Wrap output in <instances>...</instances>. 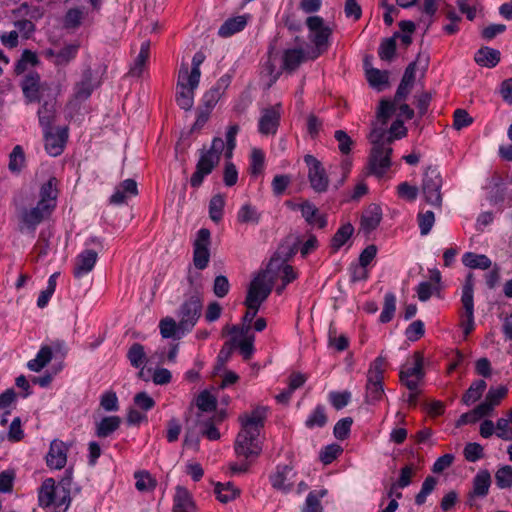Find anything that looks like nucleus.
<instances>
[{
  "mask_svg": "<svg viewBox=\"0 0 512 512\" xmlns=\"http://www.w3.org/2000/svg\"><path fill=\"white\" fill-rule=\"evenodd\" d=\"M267 411V407L258 406L250 414L245 413L239 416L242 429L235 441V453L237 456L250 459L257 458L261 454L262 446L258 437L261 429L264 427Z\"/></svg>",
  "mask_w": 512,
  "mask_h": 512,
  "instance_id": "f257e3e1",
  "label": "nucleus"
},
{
  "mask_svg": "<svg viewBox=\"0 0 512 512\" xmlns=\"http://www.w3.org/2000/svg\"><path fill=\"white\" fill-rule=\"evenodd\" d=\"M225 148L223 139L215 137L212 140L211 147L208 150L202 149L200 157L196 164L195 172L191 175L190 185L193 188H199L205 177L212 173L219 164L221 154Z\"/></svg>",
  "mask_w": 512,
  "mask_h": 512,
  "instance_id": "f03ea898",
  "label": "nucleus"
},
{
  "mask_svg": "<svg viewBox=\"0 0 512 512\" xmlns=\"http://www.w3.org/2000/svg\"><path fill=\"white\" fill-rule=\"evenodd\" d=\"M305 23L309 30V40L314 45V48L308 52V58L315 60L328 50L333 29L326 25L320 16H309Z\"/></svg>",
  "mask_w": 512,
  "mask_h": 512,
  "instance_id": "7ed1b4c3",
  "label": "nucleus"
},
{
  "mask_svg": "<svg viewBox=\"0 0 512 512\" xmlns=\"http://www.w3.org/2000/svg\"><path fill=\"white\" fill-rule=\"evenodd\" d=\"M275 261V259L270 261L267 269L259 272L250 282L244 304H255L260 307L268 298L275 281L272 273Z\"/></svg>",
  "mask_w": 512,
  "mask_h": 512,
  "instance_id": "20e7f679",
  "label": "nucleus"
},
{
  "mask_svg": "<svg viewBox=\"0 0 512 512\" xmlns=\"http://www.w3.org/2000/svg\"><path fill=\"white\" fill-rule=\"evenodd\" d=\"M38 503L43 508L53 506L55 512H66L71 503L70 490H62L53 478H46L38 491Z\"/></svg>",
  "mask_w": 512,
  "mask_h": 512,
  "instance_id": "39448f33",
  "label": "nucleus"
},
{
  "mask_svg": "<svg viewBox=\"0 0 512 512\" xmlns=\"http://www.w3.org/2000/svg\"><path fill=\"white\" fill-rule=\"evenodd\" d=\"M443 178L440 171L436 167L429 166L423 173L421 183V195L423 201L435 209H441Z\"/></svg>",
  "mask_w": 512,
  "mask_h": 512,
  "instance_id": "423d86ee",
  "label": "nucleus"
},
{
  "mask_svg": "<svg viewBox=\"0 0 512 512\" xmlns=\"http://www.w3.org/2000/svg\"><path fill=\"white\" fill-rule=\"evenodd\" d=\"M386 359L382 356L377 357L369 367L366 383V402L375 404L379 402L384 395L383 379Z\"/></svg>",
  "mask_w": 512,
  "mask_h": 512,
  "instance_id": "0eeeda50",
  "label": "nucleus"
},
{
  "mask_svg": "<svg viewBox=\"0 0 512 512\" xmlns=\"http://www.w3.org/2000/svg\"><path fill=\"white\" fill-rule=\"evenodd\" d=\"M203 308L202 297L199 292L190 295L179 307L178 329L183 333L191 331L201 317Z\"/></svg>",
  "mask_w": 512,
  "mask_h": 512,
  "instance_id": "6e6552de",
  "label": "nucleus"
},
{
  "mask_svg": "<svg viewBox=\"0 0 512 512\" xmlns=\"http://www.w3.org/2000/svg\"><path fill=\"white\" fill-rule=\"evenodd\" d=\"M304 162L308 167V180L311 188L317 193H324L329 186V177L323 164L313 155L304 156Z\"/></svg>",
  "mask_w": 512,
  "mask_h": 512,
  "instance_id": "1a4fd4ad",
  "label": "nucleus"
},
{
  "mask_svg": "<svg viewBox=\"0 0 512 512\" xmlns=\"http://www.w3.org/2000/svg\"><path fill=\"white\" fill-rule=\"evenodd\" d=\"M211 233L201 228L193 242V264L198 270H204L210 261Z\"/></svg>",
  "mask_w": 512,
  "mask_h": 512,
  "instance_id": "9d476101",
  "label": "nucleus"
},
{
  "mask_svg": "<svg viewBox=\"0 0 512 512\" xmlns=\"http://www.w3.org/2000/svg\"><path fill=\"white\" fill-rule=\"evenodd\" d=\"M474 276L472 273H469L466 276L463 288H462V296L461 303L464 309V316L466 318V322L463 323V331L466 335L471 333L474 328Z\"/></svg>",
  "mask_w": 512,
  "mask_h": 512,
  "instance_id": "9b49d317",
  "label": "nucleus"
},
{
  "mask_svg": "<svg viewBox=\"0 0 512 512\" xmlns=\"http://www.w3.org/2000/svg\"><path fill=\"white\" fill-rule=\"evenodd\" d=\"M392 148L378 145L372 147L369 156L370 172L377 177H382L391 166Z\"/></svg>",
  "mask_w": 512,
  "mask_h": 512,
  "instance_id": "f8f14e48",
  "label": "nucleus"
},
{
  "mask_svg": "<svg viewBox=\"0 0 512 512\" xmlns=\"http://www.w3.org/2000/svg\"><path fill=\"white\" fill-rule=\"evenodd\" d=\"M400 381L410 391L418 389L419 382L424 377L423 356L420 352L414 353V364L411 367L405 366L400 371Z\"/></svg>",
  "mask_w": 512,
  "mask_h": 512,
  "instance_id": "ddd939ff",
  "label": "nucleus"
},
{
  "mask_svg": "<svg viewBox=\"0 0 512 512\" xmlns=\"http://www.w3.org/2000/svg\"><path fill=\"white\" fill-rule=\"evenodd\" d=\"M43 134L46 152L54 157L59 156L68 140V128L58 127L55 132L54 129H46Z\"/></svg>",
  "mask_w": 512,
  "mask_h": 512,
  "instance_id": "4468645a",
  "label": "nucleus"
},
{
  "mask_svg": "<svg viewBox=\"0 0 512 512\" xmlns=\"http://www.w3.org/2000/svg\"><path fill=\"white\" fill-rule=\"evenodd\" d=\"M198 86L199 84L194 86L191 83L190 78H186L183 75L178 74L175 100L181 109L185 111L191 110L194 104V93Z\"/></svg>",
  "mask_w": 512,
  "mask_h": 512,
  "instance_id": "2eb2a0df",
  "label": "nucleus"
},
{
  "mask_svg": "<svg viewBox=\"0 0 512 512\" xmlns=\"http://www.w3.org/2000/svg\"><path fill=\"white\" fill-rule=\"evenodd\" d=\"M281 104L264 108L258 123V130L262 135L276 134L280 125Z\"/></svg>",
  "mask_w": 512,
  "mask_h": 512,
  "instance_id": "dca6fc26",
  "label": "nucleus"
},
{
  "mask_svg": "<svg viewBox=\"0 0 512 512\" xmlns=\"http://www.w3.org/2000/svg\"><path fill=\"white\" fill-rule=\"evenodd\" d=\"M22 90L30 102H35L40 101L44 91L49 90V86L46 82L40 81L38 73L29 72L23 79Z\"/></svg>",
  "mask_w": 512,
  "mask_h": 512,
  "instance_id": "f3484780",
  "label": "nucleus"
},
{
  "mask_svg": "<svg viewBox=\"0 0 512 512\" xmlns=\"http://www.w3.org/2000/svg\"><path fill=\"white\" fill-rule=\"evenodd\" d=\"M99 85L100 80L94 77L91 67L85 68L81 80L74 87L75 99L85 101Z\"/></svg>",
  "mask_w": 512,
  "mask_h": 512,
  "instance_id": "a211bd4d",
  "label": "nucleus"
},
{
  "mask_svg": "<svg viewBox=\"0 0 512 512\" xmlns=\"http://www.w3.org/2000/svg\"><path fill=\"white\" fill-rule=\"evenodd\" d=\"M52 211L53 209L49 205L38 201L35 207L23 211L22 221L28 228L34 230L38 224L51 215Z\"/></svg>",
  "mask_w": 512,
  "mask_h": 512,
  "instance_id": "6ab92c4d",
  "label": "nucleus"
},
{
  "mask_svg": "<svg viewBox=\"0 0 512 512\" xmlns=\"http://www.w3.org/2000/svg\"><path fill=\"white\" fill-rule=\"evenodd\" d=\"M67 451L65 443L53 440L46 456L47 466L51 469H62L67 462Z\"/></svg>",
  "mask_w": 512,
  "mask_h": 512,
  "instance_id": "aec40b11",
  "label": "nucleus"
},
{
  "mask_svg": "<svg viewBox=\"0 0 512 512\" xmlns=\"http://www.w3.org/2000/svg\"><path fill=\"white\" fill-rule=\"evenodd\" d=\"M97 258L98 254L94 250L86 249L82 251L75 260L73 269L74 276L76 278H81L91 272L97 262Z\"/></svg>",
  "mask_w": 512,
  "mask_h": 512,
  "instance_id": "412c9836",
  "label": "nucleus"
},
{
  "mask_svg": "<svg viewBox=\"0 0 512 512\" xmlns=\"http://www.w3.org/2000/svg\"><path fill=\"white\" fill-rule=\"evenodd\" d=\"M382 219V209L378 204H370L361 217V228L365 233L375 230Z\"/></svg>",
  "mask_w": 512,
  "mask_h": 512,
  "instance_id": "4be33fe9",
  "label": "nucleus"
},
{
  "mask_svg": "<svg viewBox=\"0 0 512 512\" xmlns=\"http://www.w3.org/2000/svg\"><path fill=\"white\" fill-rule=\"evenodd\" d=\"M305 60H310L308 58V52L305 53V51L302 48H291L287 49L283 53L282 61H283V69L288 72L295 71L301 63H303Z\"/></svg>",
  "mask_w": 512,
  "mask_h": 512,
  "instance_id": "5701e85b",
  "label": "nucleus"
},
{
  "mask_svg": "<svg viewBox=\"0 0 512 512\" xmlns=\"http://www.w3.org/2000/svg\"><path fill=\"white\" fill-rule=\"evenodd\" d=\"M302 216L309 225L324 228L327 225L326 216L319 213V209L311 202L305 201L300 205Z\"/></svg>",
  "mask_w": 512,
  "mask_h": 512,
  "instance_id": "b1692460",
  "label": "nucleus"
},
{
  "mask_svg": "<svg viewBox=\"0 0 512 512\" xmlns=\"http://www.w3.org/2000/svg\"><path fill=\"white\" fill-rule=\"evenodd\" d=\"M205 60V55L203 52L199 51L195 53V55L192 58V68L189 72L188 65L186 63H182L179 69L178 74L183 75L186 78H190L191 83L195 86L196 84H199L200 77H201V71L200 66Z\"/></svg>",
  "mask_w": 512,
  "mask_h": 512,
  "instance_id": "393cba45",
  "label": "nucleus"
},
{
  "mask_svg": "<svg viewBox=\"0 0 512 512\" xmlns=\"http://www.w3.org/2000/svg\"><path fill=\"white\" fill-rule=\"evenodd\" d=\"M246 24L247 17L245 15L229 18L220 26L218 35L223 38L230 37L235 33L242 31Z\"/></svg>",
  "mask_w": 512,
  "mask_h": 512,
  "instance_id": "a878e982",
  "label": "nucleus"
},
{
  "mask_svg": "<svg viewBox=\"0 0 512 512\" xmlns=\"http://www.w3.org/2000/svg\"><path fill=\"white\" fill-rule=\"evenodd\" d=\"M475 62L483 67H495L500 61V52L490 47L480 48L474 56Z\"/></svg>",
  "mask_w": 512,
  "mask_h": 512,
  "instance_id": "bb28decb",
  "label": "nucleus"
},
{
  "mask_svg": "<svg viewBox=\"0 0 512 512\" xmlns=\"http://www.w3.org/2000/svg\"><path fill=\"white\" fill-rule=\"evenodd\" d=\"M79 47L78 43L68 44L57 52L50 50L48 54L54 57L55 65L65 66L76 57Z\"/></svg>",
  "mask_w": 512,
  "mask_h": 512,
  "instance_id": "cd10ccee",
  "label": "nucleus"
},
{
  "mask_svg": "<svg viewBox=\"0 0 512 512\" xmlns=\"http://www.w3.org/2000/svg\"><path fill=\"white\" fill-rule=\"evenodd\" d=\"M57 179L51 177L46 183H44L40 189V200L39 202L49 205L51 209L56 207V199L58 195L57 190Z\"/></svg>",
  "mask_w": 512,
  "mask_h": 512,
  "instance_id": "c85d7f7f",
  "label": "nucleus"
},
{
  "mask_svg": "<svg viewBox=\"0 0 512 512\" xmlns=\"http://www.w3.org/2000/svg\"><path fill=\"white\" fill-rule=\"evenodd\" d=\"M491 485V475L488 470H480L473 479L471 496L485 497Z\"/></svg>",
  "mask_w": 512,
  "mask_h": 512,
  "instance_id": "c756f323",
  "label": "nucleus"
},
{
  "mask_svg": "<svg viewBox=\"0 0 512 512\" xmlns=\"http://www.w3.org/2000/svg\"><path fill=\"white\" fill-rule=\"evenodd\" d=\"M150 52V42L145 41L141 44L140 52L136 59L134 60L133 65L130 67L128 75L131 77H140L146 66V62L149 58Z\"/></svg>",
  "mask_w": 512,
  "mask_h": 512,
  "instance_id": "7c9ffc66",
  "label": "nucleus"
},
{
  "mask_svg": "<svg viewBox=\"0 0 512 512\" xmlns=\"http://www.w3.org/2000/svg\"><path fill=\"white\" fill-rule=\"evenodd\" d=\"M297 250L298 241L290 242L289 240H286L284 243H282L277 249L275 255L270 260H276L273 266V270L275 268H278L279 262H281V264H284L287 261H289L296 254Z\"/></svg>",
  "mask_w": 512,
  "mask_h": 512,
  "instance_id": "2f4dec72",
  "label": "nucleus"
},
{
  "mask_svg": "<svg viewBox=\"0 0 512 512\" xmlns=\"http://www.w3.org/2000/svg\"><path fill=\"white\" fill-rule=\"evenodd\" d=\"M194 507L191 495L184 487L177 486L174 495L173 512H190Z\"/></svg>",
  "mask_w": 512,
  "mask_h": 512,
  "instance_id": "473e14b6",
  "label": "nucleus"
},
{
  "mask_svg": "<svg viewBox=\"0 0 512 512\" xmlns=\"http://www.w3.org/2000/svg\"><path fill=\"white\" fill-rule=\"evenodd\" d=\"M121 424L119 416H106L96 424L95 434L99 438H106L113 434Z\"/></svg>",
  "mask_w": 512,
  "mask_h": 512,
  "instance_id": "72a5a7b5",
  "label": "nucleus"
},
{
  "mask_svg": "<svg viewBox=\"0 0 512 512\" xmlns=\"http://www.w3.org/2000/svg\"><path fill=\"white\" fill-rule=\"evenodd\" d=\"M56 117V105L55 102L45 101L42 106L38 110V118L39 124L43 128V131L46 129H53L52 123L54 122Z\"/></svg>",
  "mask_w": 512,
  "mask_h": 512,
  "instance_id": "f704fd0d",
  "label": "nucleus"
},
{
  "mask_svg": "<svg viewBox=\"0 0 512 512\" xmlns=\"http://www.w3.org/2000/svg\"><path fill=\"white\" fill-rule=\"evenodd\" d=\"M462 262L471 269L487 270L492 266L491 260L484 254L466 252L462 257Z\"/></svg>",
  "mask_w": 512,
  "mask_h": 512,
  "instance_id": "c9c22d12",
  "label": "nucleus"
},
{
  "mask_svg": "<svg viewBox=\"0 0 512 512\" xmlns=\"http://www.w3.org/2000/svg\"><path fill=\"white\" fill-rule=\"evenodd\" d=\"M328 422L326 408L323 405H317L315 409L308 415L305 426L308 429L323 428Z\"/></svg>",
  "mask_w": 512,
  "mask_h": 512,
  "instance_id": "e433bc0d",
  "label": "nucleus"
},
{
  "mask_svg": "<svg viewBox=\"0 0 512 512\" xmlns=\"http://www.w3.org/2000/svg\"><path fill=\"white\" fill-rule=\"evenodd\" d=\"M428 61L429 58L426 55L418 54L415 61L411 62L405 69V72L403 74V77L401 81H404L405 83H409L414 85L415 82V72L420 66V68L425 71L428 67Z\"/></svg>",
  "mask_w": 512,
  "mask_h": 512,
  "instance_id": "4c0bfd02",
  "label": "nucleus"
},
{
  "mask_svg": "<svg viewBox=\"0 0 512 512\" xmlns=\"http://www.w3.org/2000/svg\"><path fill=\"white\" fill-rule=\"evenodd\" d=\"M214 492L217 496V499L222 503H228L229 501L234 500L240 494V490L230 482L226 484L220 482L216 483Z\"/></svg>",
  "mask_w": 512,
  "mask_h": 512,
  "instance_id": "58836bf2",
  "label": "nucleus"
},
{
  "mask_svg": "<svg viewBox=\"0 0 512 512\" xmlns=\"http://www.w3.org/2000/svg\"><path fill=\"white\" fill-rule=\"evenodd\" d=\"M327 495L326 489L311 491L305 501L302 512H323L321 499Z\"/></svg>",
  "mask_w": 512,
  "mask_h": 512,
  "instance_id": "ea45409f",
  "label": "nucleus"
},
{
  "mask_svg": "<svg viewBox=\"0 0 512 512\" xmlns=\"http://www.w3.org/2000/svg\"><path fill=\"white\" fill-rule=\"evenodd\" d=\"M354 227L351 223L342 225L331 239V248L337 252L352 236Z\"/></svg>",
  "mask_w": 512,
  "mask_h": 512,
  "instance_id": "a19ab883",
  "label": "nucleus"
},
{
  "mask_svg": "<svg viewBox=\"0 0 512 512\" xmlns=\"http://www.w3.org/2000/svg\"><path fill=\"white\" fill-rule=\"evenodd\" d=\"M134 477L135 487L140 492H151L157 486V480L146 470L135 472Z\"/></svg>",
  "mask_w": 512,
  "mask_h": 512,
  "instance_id": "79ce46f5",
  "label": "nucleus"
},
{
  "mask_svg": "<svg viewBox=\"0 0 512 512\" xmlns=\"http://www.w3.org/2000/svg\"><path fill=\"white\" fill-rule=\"evenodd\" d=\"M366 77L369 84L379 91H381L384 86L388 85L389 82V72L376 68L366 69Z\"/></svg>",
  "mask_w": 512,
  "mask_h": 512,
  "instance_id": "37998d69",
  "label": "nucleus"
},
{
  "mask_svg": "<svg viewBox=\"0 0 512 512\" xmlns=\"http://www.w3.org/2000/svg\"><path fill=\"white\" fill-rule=\"evenodd\" d=\"M386 125L387 124L378 122V120H376V122L372 124V130L368 138L373 147H376L378 145L390 147L391 144H388L386 140L387 136L389 135L386 130Z\"/></svg>",
  "mask_w": 512,
  "mask_h": 512,
  "instance_id": "c03bdc74",
  "label": "nucleus"
},
{
  "mask_svg": "<svg viewBox=\"0 0 512 512\" xmlns=\"http://www.w3.org/2000/svg\"><path fill=\"white\" fill-rule=\"evenodd\" d=\"M225 206V197L223 194L214 195L209 201V217L215 222L219 223L223 218Z\"/></svg>",
  "mask_w": 512,
  "mask_h": 512,
  "instance_id": "a18cd8bd",
  "label": "nucleus"
},
{
  "mask_svg": "<svg viewBox=\"0 0 512 512\" xmlns=\"http://www.w3.org/2000/svg\"><path fill=\"white\" fill-rule=\"evenodd\" d=\"M52 359V349L49 346H43L36 355V358L30 360L27 364L32 371L39 372Z\"/></svg>",
  "mask_w": 512,
  "mask_h": 512,
  "instance_id": "49530a36",
  "label": "nucleus"
},
{
  "mask_svg": "<svg viewBox=\"0 0 512 512\" xmlns=\"http://www.w3.org/2000/svg\"><path fill=\"white\" fill-rule=\"evenodd\" d=\"M486 387L487 384L484 380L474 381L469 387V389L464 393L462 397V402L466 405L474 403L475 401L481 398Z\"/></svg>",
  "mask_w": 512,
  "mask_h": 512,
  "instance_id": "de8ad7c7",
  "label": "nucleus"
},
{
  "mask_svg": "<svg viewBox=\"0 0 512 512\" xmlns=\"http://www.w3.org/2000/svg\"><path fill=\"white\" fill-rule=\"evenodd\" d=\"M414 473V467L412 465H406L400 470V475L398 480L393 483L388 492L387 497L391 498L393 497V490L397 488H405L411 484L412 476Z\"/></svg>",
  "mask_w": 512,
  "mask_h": 512,
  "instance_id": "09e8293b",
  "label": "nucleus"
},
{
  "mask_svg": "<svg viewBox=\"0 0 512 512\" xmlns=\"http://www.w3.org/2000/svg\"><path fill=\"white\" fill-rule=\"evenodd\" d=\"M291 471L289 466L278 468L276 473L270 477L273 488L287 492L291 489L290 484H286L287 474Z\"/></svg>",
  "mask_w": 512,
  "mask_h": 512,
  "instance_id": "8fccbe9b",
  "label": "nucleus"
},
{
  "mask_svg": "<svg viewBox=\"0 0 512 512\" xmlns=\"http://www.w3.org/2000/svg\"><path fill=\"white\" fill-rule=\"evenodd\" d=\"M396 310V297L393 293L389 292L385 294L383 310L380 314V322L388 323L392 320Z\"/></svg>",
  "mask_w": 512,
  "mask_h": 512,
  "instance_id": "3c124183",
  "label": "nucleus"
},
{
  "mask_svg": "<svg viewBox=\"0 0 512 512\" xmlns=\"http://www.w3.org/2000/svg\"><path fill=\"white\" fill-rule=\"evenodd\" d=\"M127 358L129 359L130 364L133 367L139 368L143 366L146 359L143 345H141L140 343L132 344V346L128 350Z\"/></svg>",
  "mask_w": 512,
  "mask_h": 512,
  "instance_id": "603ef678",
  "label": "nucleus"
},
{
  "mask_svg": "<svg viewBox=\"0 0 512 512\" xmlns=\"http://www.w3.org/2000/svg\"><path fill=\"white\" fill-rule=\"evenodd\" d=\"M237 220L240 223L257 224L260 220V213H258L256 208L252 205L245 204L239 209L237 213Z\"/></svg>",
  "mask_w": 512,
  "mask_h": 512,
  "instance_id": "864d4df0",
  "label": "nucleus"
},
{
  "mask_svg": "<svg viewBox=\"0 0 512 512\" xmlns=\"http://www.w3.org/2000/svg\"><path fill=\"white\" fill-rule=\"evenodd\" d=\"M495 482L500 489L512 487V466L504 465L495 473Z\"/></svg>",
  "mask_w": 512,
  "mask_h": 512,
  "instance_id": "5fc2aeb1",
  "label": "nucleus"
},
{
  "mask_svg": "<svg viewBox=\"0 0 512 512\" xmlns=\"http://www.w3.org/2000/svg\"><path fill=\"white\" fill-rule=\"evenodd\" d=\"M196 405L203 412H213L217 408V400L207 390H204L198 395Z\"/></svg>",
  "mask_w": 512,
  "mask_h": 512,
  "instance_id": "6e6d98bb",
  "label": "nucleus"
},
{
  "mask_svg": "<svg viewBox=\"0 0 512 512\" xmlns=\"http://www.w3.org/2000/svg\"><path fill=\"white\" fill-rule=\"evenodd\" d=\"M396 102L382 99L379 103V107L377 110V120L378 122H382L383 124H387L390 117L396 110Z\"/></svg>",
  "mask_w": 512,
  "mask_h": 512,
  "instance_id": "4d7b16f0",
  "label": "nucleus"
},
{
  "mask_svg": "<svg viewBox=\"0 0 512 512\" xmlns=\"http://www.w3.org/2000/svg\"><path fill=\"white\" fill-rule=\"evenodd\" d=\"M417 222L420 229V234L422 236L427 235L435 223V215L430 210L426 212H419L417 215Z\"/></svg>",
  "mask_w": 512,
  "mask_h": 512,
  "instance_id": "13d9d810",
  "label": "nucleus"
},
{
  "mask_svg": "<svg viewBox=\"0 0 512 512\" xmlns=\"http://www.w3.org/2000/svg\"><path fill=\"white\" fill-rule=\"evenodd\" d=\"M39 62L38 57L36 53L32 52L31 50H24L21 58L18 60L16 66H15V72L17 74L23 73L28 65L35 66Z\"/></svg>",
  "mask_w": 512,
  "mask_h": 512,
  "instance_id": "bf43d9fd",
  "label": "nucleus"
},
{
  "mask_svg": "<svg viewBox=\"0 0 512 512\" xmlns=\"http://www.w3.org/2000/svg\"><path fill=\"white\" fill-rule=\"evenodd\" d=\"M25 162L24 151L21 146L17 145L13 148L9 156V170L19 172Z\"/></svg>",
  "mask_w": 512,
  "mask_h": 512,
  "instance_id": "052dcab7",
  "label": "nucleus"
},
{
  "mask_svg": "<svg viewBox=\"0 0 512 512\" xmlns=\"http://www.w3.org/2000/svg\"><path fill=\"white\" fill-rule=\"evenodd\" d=\"M343 449L338 444H330L325 446L319 454V459L325 465L332 463L341 453Z\"/></svg>",
  "mask_w": 512,
  "mask_h": 512,
  "instance_id": "680f3d73",
  "label": "nucleus"
},
{
  "mask_svg": "<svg viewBox=\"0 0 512 512\" xmlns=\"http://www.w3.org/2000/svg\"><path fill=\"white\" fill-rule=\"evenodd\" d=\"M437 484L436 478L428 476L425 478L420 492L415 497V503L417 505H423L426 501L427 496L434 490Z\"/></svg>",
  "mask_w": 512,
  "mask_h": 512,
  "instance_id": "e2e57ef3",
  "label": "nucleus"
},
{
  "mask_svg": "<svg viewBox=\"0 0 512 512\" xmlns=\"http://www.w3.org/2000/svg\"><path fill=\"white\" fill-rule=\"evenodd\" d=\"M463 454L468 462H476L484 457V449L479 443L470 442L464 447Z\"/></svg>",
  "mask_w": 512,
  "mask_h": 512,
  "instance_id": "0e129e2a",
  "label": "nucleus"
},
{
  "mask_svg": "<svg viewBox=\"0 0 512 512\" xmlns=\"http://www.w3.org/2000/svg\"><path fill=\"white\" fill-rule=\"evenodd\" d=\"M353 419L351 417H345L339 420L334 426L333 434L338 440H345L350 433Z\"/></svg>",
  "mask_w": 512,
  "mask_h": 512,
  "instance_id": "69168bd1",
  "label": "nucleus"
},
{
  "mask_svg": "<svg viewBox=\"0 0 512 512\" xmlns=\"http://www.w3.org/2000/svg\"><path fill=\"white\" fill-rule=\"evenodd\" d=\"M396 52V41L394 37L387 38L380 44L378 54L382 60L390 61Z\"/></svg>",
  "mask_w": 512,
  "mask_h": 512,
  "instance_id": "338daca9",
  "label": "nucleus"
},
{
  "mask_svg": "<svg viewBox=\"0 0 512 512\" xmlns=\"http://www.w3.org/2000/svg\"><path fill=\"white\" fill-rule=\"evenodd\" d=\"M453 118V128L458 131L473 123V118L465 109H456Z\"/></svg>",
  "mask_w": 512,
  "mask_h": 512,
  "instance_id": "774afa93",
  "label": "nucleus"
}]
</instances>
